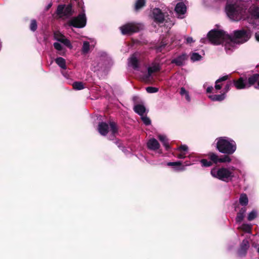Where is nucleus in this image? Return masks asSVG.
<instances>
[{
    "instance_id": "obj_12",
    "label": "nucleus",
    "mask_w": 259,
    "mask_h": 259,
    "mask_svg": "<svg viewBox=\"0 0 259 259\" xmlns=\"http://www.w3.org/2000/svg\"><path fill=\"white\" fill-rule=\"evenodd\" d=\"M57 14L60 17L70 16L72 14V6L70 5H67V6L65 5H59L57 8Z\"/></svg>"
},
{
    "instance_id": "obj_28",
    "label": "nucleus",
    "mask_w": 259,
    "mask_h": 259,
    "mask_svg": "<svg viewBox=\"0 0 259 259\" xmlns=\"http://www.w3.org/2000/svg\"><path fill=\"white\" fill-rule=\"evenodd\" d=\"M248 199L247 196L245 194H242L240 195L239 198V203L243 206H245L248 204Z\"/></svg>"
},
{
    "instance_id": "obj_52",
    "label": "nucleus",
    "mask_w": 259,
    "mask_h": 259,
    "mask_svg": "<svg viewBox=\"0 0 259 259\" xmlns=\"http://www.w3.org/2000/svg\"><path fill=\"white\" fill-rule=\"evenodd\" d=\"M192 164L188 162H185V165L186 166H189V165H191Z\"/></svg>"
},
{
    "instance_id": "obj_18",
    "label": "nucleus",
    "mask_w": 259,
    "mask_h": 259,
    "mask_svg": "<svg viewBox=\"0 0 259 259\" xmlns=\"http://www.w3.org/2000/svg\"><path fill=\"white\" fill-rule=\"evenodd\" d=\"M249 246L248 241L246 239L243 240L241 244L240 248L238 251L239 255L240 256L245 255L246 253L247 250L249 247Z\"/></svg>"
},
{
    "instance_id": "obj_23",
    "label": "nucleus",
    "mask_w": 259,
    "mask_h": 259,
    "mask_svg": "<svg viewBox=\"0 0 259 259\" xmlns=\"http://www.w3.org/2000/svg\"><path fill=\"white\" fill-rule=\"evenodd\" d=\"M134 111L140 115L141 116L144 115L146 112V108L144 105L141 104H137L134 106Z\"/></svg>"
},
{
    "instance_id": "obj_30",
    "label": "nucleus",
    "mask_w": 259,
    "mask_h": 259,
    "mask_svg": "<svg viewBox=\"0 0 259 259\" xmlns=\"http://www.w3.org/2000/svg\"><path fill=\"white\" fill-rule=\"evenodd\" d=\"M158 138L159 140L162 143L163 146L167 149L169 146L166 137L164 135H159Z\"/></svg>"
},
{
    "instance_id": "obj_41",
    "label": "nucleus",
    "mask_w": 259,
    "mask_h": 259,
    "mask_svg": "<svg viewBox=\"0 0 259 259\" xmlns=\"http://www.w3.org/2000/svg\"><path fill=\"white\" fill-rule=\"evenodd\" d=\"M146 91L149 93H154L158 92V89L154 87H149L146 88Z\"/></svg>"
},
{
    "instance_id": "obj_20",
    "label": "nucleus",
    "mask_w": 259,
    "mask_h": 259,
    "mask_svg": "<svg viewBox=\"0 0 259 259\" xmlns=\"http://www.w3.org/2000/svg\"><path fill=\"white\" fill-rule=\"evenodd\" d=\"M158 142L155 139H151L147 142V147L149 149L155 150L159 148Z\"/></svg>"
},
{
    "instance_id": "obj_57",
    "label": "nucleus",
    "mask_w": 259,
    "mask_h": 259,
    "mask_svg": "<svg viewBox=\"0 0 259 259\" xmlns=\"http://www.w3.org/2000/svg\"><path fill=\"white\" fill-rule=\"evenodd\" d=\"M252 246H253L254 247H256L255 246H254V244H252Z\"/></svg>"
},
{
    "instance_id": "obj_32",
    "label": "nucleus",
    "mask_w": 259,
    "mask_h": 259,
    "mask_svg": "<svg viewBox=\"0 0 259 259\" xmlns=\"http://www.w3.org/2000/svg\"><path fill=\"white\" fill-rule=\"evenodd\" d=\"M209 156L210 160L214 163H217L220 162L221 158H219L217 154L211 153L209 154Z\"/></svg>"
},
{
    "instance_id": "obj_33",
    "label": "nucleus",
    "mask_w": 259,
    "mask_h": 259,
    "mask_svg": "<svg viewBox=\"0 0 259 259\" xmlns=\"http://www.w3.org/2000/svg\"><path fill=\"white\" fill-rule=\"evenodd\" d=\"M145 4V0H137L135 4V9L138 10L142 8Z\"/></svg>"
},
{
    "instance_id": "obj_35",
    "label": "nucleus",
    "mask_w": 259,
    "mask_h": 259,
    "mask_svg": "<svg viewBox=\"0 0 259 259\" xmlns=\"http://www.w3.org/2000/svg\"><path fill=\"white\" fill-rule=\"evenodd\" d=\"M201 56L197 53H193L191 57V59L193 62L199 61L201 59Z\"/></svg>"
},
{
    "instance_id": "obj_7",
    "label": "nucleus",
    "mask_w": 259,
    "mask_h": 259,
    "mask_svg": "<svg viewBox=\"0 0 259 259\" xmlns=\"http://www.w3.org/2000/svg\"><path fill=\"white\" fill-rule=\"evenodd\" d=\"M87 23V18L84 13V10L82 9V12L80 13L77 17H73L69 20L66 25L73 26L76 28H83Z\"/></svg>"
},
{
    "instance_id": "obj_1",
    "label": "nucleus",
    "mask_w": 259,
    "mask_h": 259,
    "mask_svg": "<svg viewBox=\"0 0 259 259\" xmlns=\"http://www.w3.org/2000/svg\"><path fill=\"white\" fill-rule=\"evenodd\" d=\"M251 36V32L247 29H242L235 30L233 32L232 37L228 35V41L225 45V49L226 52L233 51L236 44H243L249 40Z\"/></svg>"
},
{
    "instance_id": "obj_4",
    "label": "nucleus",
    "mask_w": 259,
    "mask_h": 259,
    "mask_svg": "<svg viewBox=\"0 0 259 259\" xmlns=\"http://www.w3.org/2000/svg\"><path fill=\"white\" fill-rule=\"evenodd\" d=\"M235 168L233 166L231 167H214L211 170L210 174L213 178L225 182H228L231 181L235 177Z\"/></svg>"
},
{
    "instance_id": "obj_40",
    "label": "nucleus",
    "mask_w": 259,
    "mask_h": 259,
    "mask_svg": "<svg viewBox=\"0 0 259 259\" xmlns=\"http://www.w3.org/2000/svg\"><path fill=\"white\" fill-rule=\"evenodd\" d=\"M231 161V158L227 155H225L221 158L220 162H230Z\"/></svg>"
},
{
    "instance_id": "obj_43",
    "label": "nucleus",
    "mask_w": 259,
    "mask_h": 259,
    "mask_svg": "<svg viewBox=\"0 0 259 259\" xmlns=\"http://www.w3.org/2000/svg\"><path fill=\"white\" fill-rule=\"evenodd\" d=\"M182 162L180 161L177 162H168L167 165L168 166H181Z\"/></svg>"
},
{
    "instance_id": "obj_25",
    "label": "nucleus",
    "mask_w": 259,
    "mask_h": 259,
    "mask_svg": "<svg viewBox=\"0 0 259 259\" xmlns=\"http://www.w3.org/2000/svg\"><path fill=\"white\" fill-rule=\"evenodd\" d=\"M55 62L62 69H66V61L62 57H58L55 59Z\"/></svg>"
},
{
    "instance_id": "obj_42",
    "label": "nucleus",
    "mask_w": 259,
    "mask_h": 259,
    "mask_svg": "<svg viewBox=\"0 0 259 259\" xmlns=\"http://www.w3.org/2000/svg\"><path fill=\"white\" fill-rule=\"evenodd\" d=\"M54 47L55 48V49H56L57 50H58L59 51H62V49H63L62 46L59 42L54 43Z\"/></svg>"
},
{
    "instance_id": "obj_17",
    "label": "nucleus",
    "mask_w": 259,
    "mask_h": 259,
    "mask_svg": "<svg viewBox=\"0 0 259 259\" xmlns=\"http://www.w3.org/2000/svg\"><path fill=\"white\" fill-rule=\"evenodd\" d=\"M177 150L179 152V153L177 154V157L179 158H184L186 157L188 147L187 146L183 145L178 147Z\"/></svg>"
},
{
    "instance_id": "obj_46",
    "label": "nucleus",
    "mask_w": 259,
    "mask_h": 259,
    "mask_svg": "<svg viewBox=\"0 0 259 259\" xmlns=\"http://www.w3.org/2000/svg\"><path fill=\"white\" fill-rule=\"evenodd\" d=\"M165 46V44L162 42V44L159 47L157 48V51H161L162 48L164 47Z\"/></svg>"
},
{
    "instance_id": "obj_26",
    "label": "nucleus",
    "mask_w": 259,
    "mask_h": 259,
    "mask_svg": "<svg viewBox=\"0 0 259 259\" xmlns=\"http://www.w3.org/2000/svg\"><path fill=\"white\" fill-rule=\"evenodd\" d=\"M180 94L182 96L185 97L186 100L187 102H190L191 101V97L190 96L189 93L188 91L186 90L184 88L182 87L180 89Z\"/></svg>"
},
{
    "instance_id": "obj_54",
    "label": "nucleus",
    "mask_w": 259,
    "mask_h": 259,
    "mask_svg": "<svg viewBox=\"0 0 259 259\" xmlns=\"http://www.w3.org/2000/svg\"><path fill=\"white\" fill-rule=\"evenodd\" d=\"M1 48H2V43L0 41V50H1Z\"/></svg>"
},
{
    "instance_id": "obj_5",
    "label": "nucleus",
    "mask_w": 259,
    "mask_h": 259,
    "mask_svg": "<svg viewBox=\"0 0 259 259\" xmlns=\"http://www.w3.org/2000/svg\"><path fill=\"white\" fill-rule=\"evenodd\" d=\"M207 36L209 41L215 45L223 44L225 46L228 41V34L221 29H213L208 32Z\"/></svg>"
},
{
    "instance_id": "obj_14",
    "label": "nucleus",
    "mask_w": 259,
    "mask_h": 259,
    "mask_svg": "<svg viewBox=\"0 0 259 259\" xmlns=\"http://www.w3.org/2000/svg\"><path fill=\"white\" fill-rule=\"evenodd\" d=\"M233 83L235 88L238 90L248 88L246 78L242 77H240L237 80H233Z\"/></svg>"
},
{
    "instance_id": "obj_8",
    "label": "nucleus",
    "mask_w": 259,
    "mask_h": 259,
    "mask_svg": "<svg viewBox=\"0 0 259 259\" xmlns=\"http://www.w3.org/2000/svg\"><path fill=\"white\" fill-rule=\"evenodd\" d=\"M142 60V56L140 53L136 52L134 53L128 59V67L134 70H138L140 68Z\"/></svg>"
},
{
    "instance_id": "obj_51",
    "label": "nucleus",
    "mask_w": 259,
    "mask_h": 259,
    "mask_svg": "<svg viewBox=\"0 0 259 259\" xmlns=\"http://www.w3.org/2000/svg\"><path fill=\"white\" fill-rule=\"evenodd\" d=\"M206 39L205 38H201V40H200V41L202 42V43H204L205 42V41L206 40Z\"/></svg>"
},
{
    "instance_id": "obj_55",
    "label": "nucleus",
    "mask_w": 259,
    "mask_h": 259,
    "mask_svg": "<svg viewBox=\"0 0 259 259\" xmlns=\"http://www.w3.org/2000/svg\"><path fill=\"white\" fill-rule=\"evenodd\" d=\"M51 7V4H50L49 5L48 7V9H49V8H50Z\"/></svg>"
},
{
    "instance_id": "obj_19",
    "label": "nucleus",
    "mask_w": 259,
    "mask_h": 259,
    "mask_svg": "<svg viewBox=\"0 0 259 259\" xmlns=\"http://www.w3.org/2000/svg\"><path fill=\"white\" fill-rule=\"evenodd\" d=\"M248 12L252 18L254 19L259 18V7L255 5H252L249 8Z\"/></svg>"
},
{
    "instance_id": "obj_53",
    "label": "nucleus",
    "mask_w": 259,
    "mask_h": 259,
    "mask_svg": "<svg viewBox=\"0 0 259 259\" xmlns=\"http://www.w3.org/2000/svg\"><path fill=\"white\" fill-rule=\"evenodd\" d=\"M78 5L79 6L81 7V8L82 9V7L81 6H82V4H81V2H78Z\"/></svg>"
},
{
    "instance_id": "obj_3",
    "label": "nucleus",
    "mask_w": 259,
    "mask_h": 259,
    "mask_svg": "<svg viewBox=\"0 0 259 259\" xmlns=\"http://www.w3.org/2000/svg\"><path fill=\"white\" fill-rule=\"evenodd\" d=\"M217 148L219 152L227 154H232L236 150L235 142L227 137H221L216 139Z\"/></svg>"
},
{
    "instance_id": "obj_10",
    "label": "nucleus",
    "mask_w": 259,
    "mask_h": 259,
    "mask_svg": "<svg viewBox=\"0 0 259 259\" xmlns=\"http://www.w3.org/2000/svg\"><path fill=\"white\" fill-rule=\"evenodd\" d=\"M141 26L135 23H128L120 27L123 34H130L136 32L140 29Z\"/></svg>"
},
{
    "instance_id": "obj_11",
    "label": "nucleus",
    "mask_w": 259,
    "mask_h": 259,
    "mask_svg": "<svg viewBox=\"0 0 259 259\" xmlns=\"http://www.w3.org/2000/svg\"><path fill=\"white\" fill-rule=\"evenodd\" d=\"M160 67L158 63H153L150 67L148 68V72L142 77L143 81L146 82H149L152 79V73L156 72L160 70Z\"/></svg>"
},
{
    "instance_id": "obj_48",
    "label": "nucleus",
    "mask_w": 259,
    "mask_h": 259,
    "mask_svg": "<svg viewBox=\"0 0 259 259\" xmlns=\"http://www.w3.org/2000/svg\"><path fill=\"white\" fill-rule=\"evenodd\" d=\"M213 89V87L211 86L208 87L206 89L207 93H211V91H212Z\"/></svg>"
},
{
    "instance_id": "obj_31",
    "label": "nucleus",
    "mask_w": 259,
    "mask_h": 259,
    "mask_svg": "<svg viewBox=\"0 0 259 259\" xmlns=\"http://www.w3.org/2000/svg\"><path fill=\"white\" fill-rule=\"evenodd\" d=\"M258 213L256 210H252L247 215V220L249 221H251L255 219L257 216Z\"/></svg>"
},
{
    "instance_id": "obj_38",
    "label": "nucleus",
    "mask_w": 259,
    "mask_h": 259,
    "mask_svg": "<svg viewBox=\"0 0 259 259\" xmlns=\"http://www.w3.org/2000/svg\"><path fill=\"white\" fill-rule=\"evenodd\" d=\"M141 119L143 121V122L146 124V125H149L151 123V120L150 119L147 117L146 116H144L143 115V116H141Z\"/></svg>"
},
{
    "instance_id": "obj_13",
    "label": "nucleus",
    "mask_w": 259,
    "mask_h": 259,
    "mask_svg": "<svg viewBox=\"0 0 259 259\" xmlns=\"http://www.w3.org/2000/svg\"><path fill=\"white\" fill-rule=\"evenodd\" d=\"M54 38L58 41L62 43L64 45L69 48H72V46L69 39H68L61 32L59 31H56L54 33Z\"/></svg>"
},
{
    "instance_id": "obj_15",
    "label": "nucleus",
    "mask_w": 259,
    "mask_h": 259,
    "mask_svg": "<svg viewBox=\"0 0 259 259\" xmlns=\"http://www.w3.org/2000/svg\"><path fill=\"white\" fill-rule=\"evenodd\" d=\"M187 8L183 2L178 3L175 7V11L180 18H184L183 15L186 12Z\"/></svg>"
},
{
    "instance_id": "obj_47",
    "label": "nucleus",
    "mask_w": 259,
    "mask_h": 259,
    "mask_svg": "<svg viewBox=\"0 0 259 259\" xmlns=\"http://www.w3.org/2000/svg\"><path fill=\"white\" fill-rule=\"evenodd\" d=\"M176 170H179V171H183V170H185V167L184 166H182V167L176 168Z\"/></svg>"
},
{
    "instance_id": "obj_56",
    "label": "nucleus",
    "mask_w": 259,
    "mask_h": 259,
    "mask_svg": "<svg viewBox=\"0 0 259 259\" xmlns=\"http://www.w3.org/2000/svg\"><path fill=\"white\" fill-rule=\"evenodd\" d=\"M257 252L259 253V246H258V247L257 248Z\"/></svg>"
},
{
    "instance_id": "obj_49",
    "label": "nucleus",
    "mask_w": 259,
    "mask_h": 259,
    "mask_svg": "<svg viewBox=\"0 0 259 259\" xmlns=\"http://www.w3.org/2000/svg\"><path fill=\"white\" fill-rule=\"evenodd\" d=\"M255 37L256 40L259 42V32L255 33Z\"/></svg>"
},
{
    "instance_id": "obj_9",
    "label": "nucleus",
    "mask_w": 259,
    "mask_h": 259,
    "mask_svg": "<svg viewBox=\"0 0 259 259\" xmlns=\"http://www.w3.org/2000/svg\"><path fill=\"white\" fill-rule=\"evenodd\" d=\"M98 131L101 135L105 136L108 132H111L112 135H114L117 130L114 122H110L109 124L105 122H101L98 125Z\"/></svg>"
},
{
    "instance_id": "obj_24",
    "label": "nucleus",
    "mask_w": 259,
    "mask_h": 259,
    "mask_svg": "<svg viewBox=\"0 0 259 259\" xmlns=\"http://www.w3.org/2000/svg\"><path fill=\"white\" fill-rule=\"evenodd\" d=\"M209 98L213 101H222L225 99L226 96L225 93L221 95H212L208 96Z\"/></svg>"
},
{
    "instance_id": "obj_34",
    "label": "nucleus",
    "mask_w": 259,
    "mask_h": 259,
    "mask_svg": "<svg viewBox=\"0 0 259 259\" xmlns=\"http://www.w3.org/2000/svg\"><path fill=\"white\" fill-rule=\"evenodd\" d=\"M73 88L75 90H80L84 88V85L81 82H75L73 84Z\"/></svg>"
},
{
    "instance_id": "obj_27",
    "label": "nucleus",
    "mask_w": 259,
    "mask_h": 259,
    "mask_svg": "<svg viewBox=\"0 0 259 259\" xmlns=\"http://www.w3.org/2000/svg\"><path fill=\"white\" fill-rule=\"evenodd\" d=\"M238 228L245 232L250 233L252 228V225L249 224H243Z\"/></svg>"
},
{
    "instance_id": "obj_16",
    "label": "nucleus",
    "mask_w": 259,
    "mask_h": 259,
    "mask_svg": "<svg viewBox=\"0 0 259 259\" xmlns=\"http://www.w3.org/2000/svg\"><path fill=\"white\" fill-rule=\"evenodd\" d=\"M187 59V55L186 54H183L179 56L176 58L172 60L171 63L176 64L177 66H182L184 64Z\"/></svg>"
},
{
    "instance_id": "obj_36",
    "label": "nucleus",
    "mask_w": 259,
    "mask_h": 259,
    "mask_svg": "<svg viewBox=\"0 0 259 259\" xmlns=\"http://www.w3.org/2000/svg\"><path fill=\"white\" fill-rule=\"evenodd\" d=\"M90 50V42L88 41H84L82 48V51L83 53H87Z\"/></svg>"
},
{
    "instance_id": "obj_39",
    "label": "nucleus",
    "mask_w": 259,
    "mask_h": 259,
    "mask_svg": "<svg viewBox=\"0 0 259 259\" xmlns=\"http://www.w3.org/2000/svg\"><path fill=\"white\" fill-rule=\"evenodd\" d=\"M201 163H202V166L205 167H209L211 165L212 163L211 161H207L206 159H202L201 160Z\"/></svg>"
},
{
    "instance_id": "obj_6",
    "label": "nucleus",
    "mask_w": 259,
    "mask_h": 259,
    "mask_svg": "<svg viewBox=\"0 0 259 259\" xmlns=\"http://www.w3.org/2000/svg\"><path fill=\"white\" fill-rule=\"evenodd\" d=\"M152 14L154 21L159 25L163 24L164 22V25L167 27H170L174 25L172 21L170 20L167 17H164L159 9H154Z\"/></svg>"
},
{
    "instance_id": "obj_37",
    "label": "nucleus",
    "mask_w": 259,
    "mask_h": 259,
    "mask_svg": "<svg viewBox=\"0 0 259 259\" xmlns=\"http://www.w3.org/2000/svg\"><path fill=\"white\" fill-rule=\"evenodd\" d=\"M31 30L34 31L37 29V24L35 20H32L31 21L30 26Z\"/></svg>"
},
{
    "instance_id": "obj_50",
    "label": "nucleus",
    "mask_w": 259,
    "mask_h": 259,
    "mask_svg": "<svg viewBox=\"0 0 259 259\" xmlns=\"http://www.w3.org/2000/svg\"><path fill=\"white\" fill-rule=\"evenodd\" d=\"M254 88L256 89H259V79L257 81V84L254 87Z\"/></svg>"
},
{
    "instance_id": "obj_21",
    "label": "nucleus",
    "mask_w": 259,
    "mask_h": 259,
    "mask_svg": "<svg viewBox=\"0 0 259 259\" xmlns=\"http://www.w3.org/2000/svg\"><path fill=\"white\" fill-rule=\"evenodd\" d=\"M246 208L243 207L241 208L237 213L236 218V221L237 223H240L243 221L246 213Z\"/></svg>"
},
{
    "instance_id": "obj_44",
    "label": "nucleus",
    "mask_w": 259,
    "mask_h": 259,
    "mask_svg": "<svg viewBox=\"0 0 259 259\" xmlns=\"http://www.w3.org/2000/svg\"><path fill=\"white\" fill-rule=\"evenodd\" d=\"M231 84V83L230 82V83H227L226 85V86L224 88V91H225L224 93L225 94L226 93L228 92L230 90Z\"/></svg>"
},
{
    "instance_id": "obj_45",
    "label": "nucleus",
    "mask_w": 259,
    "mask_h": 259,
    "mask_svg": "<svg viewBox=\"0 0 259 259\" xmlns=\"http://www.w3.org/2000/svg\"><path fill=\"white\" fill-rule=\"evenodd\" d=\"M186 42L187 44H191L194 42V40L191 37H188L186 38Z\"/></svg>"
},
{
    "instance_id": "obj_22",
    "label": "nucleus",
    "mask_w": 259,
    "mask_h": 259,
    "mask_svg": "<svg viewBox=\"0 0 259 259\" xmlns=\"http://www.w3.org/2000/svg\"><path fill=\"white\" fill-rule=\"evenodd\" d=\"M258 80L259 74H254L250 76L247 80L248 88L253 85L257 81H258Z\"/></svg>"
},
{
    "instance_id": "obj_2",
    "label": "nucleus",
    "mask_w": 259,
    "mask_h": 259,
    "mask_svg": "<svg viewBox=\"0 0 259 259\" xmlns=\"http://www.w3.org/2000/svg\"><path fill=\"white\" fill-rule=\"evenodd\" d=\"M226 11L228 17L232 21H238L245 18V9L241 2L228 4Z\"/></svg>"
},
{
    "instance_id": "obj_29",
    "label": "nucleus",
    "mask_w": 259,
    "mask_h": 259,
    "mask_svg": "<svg viewBox=\"0 0 259 259\" xmlns=\"http://www.w3.org/2000/svg\"><path fill=\"white\" fill-rule=\"evenodd\" d=\"M228 77H229L228 75H225V76H224L218 79L215 81V89L218 90H220L222 88V85L220 84L219 83L221 82V81L226 80L228 78Z\"/></svg>"
}]
</instances>
